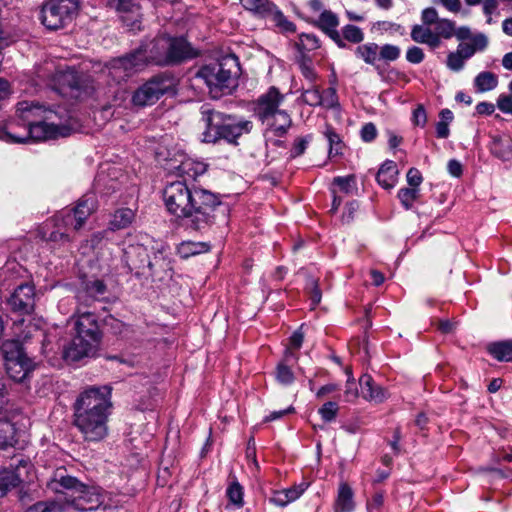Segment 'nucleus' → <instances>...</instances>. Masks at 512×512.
I'll return each mask as SVG.
<instances>
[{
  "label": "nucleus",
  "mask_w": 512,
  "mask_h": 512,
  "mask_svg": "<svg viewBox=\"0 0 512 512\" xmlns=\"http://www.w3.org/2000/svg\"><path fill=\"white\" fill-rule=\"evenodd\" d=\"M163 200L168 212L184 220V225L194 231H204L221 216L227 219L229 207L220 195L200 187H189L186 180L169 183L163 190Z\"/></svg>",
  "instance_id": "1"
},
{
  "label": "nucleus",
  "mask_w": 512,
  "mask_h": 512,
  "mask_svg": "<svg viewBox=\"0 0 512 512\" xmlns=\"http://www.w3.org/2000/svg\"><path fill=\"white\" fill-rule=\"evenodd\" d=\"M194 56L184 37L161 35L142 43L134 51L111 60L107 66L108 75L113 81L120 83L148 64L175 65Z\"/></svg>",
  "instance_id": "2"
},
{
  "label": "nucleus",
  "mask_w": 512,
  "mask_h": 512,
  "mask_svg": "<svg viewBox=\"0 0 512 512\" xmlns=\"http://www.w3.org/2000/svg\"><path fill=\"white\" fill-rule=\"evenodd\" d=\"M200 113L205 127L202 141L206 143H215L220 139L237 143L239 137L250 133L253 128L251 121L217 111L209 104L202 105Z\"/></svg>",
  "instance_id": "3"
},
{
  "label": "nucleus",
  "mask_w": 512,
  "mask_h": 512,
  "mask_svg": "<svg viewBox=\"0 0 512 512\" xmlns=\"http://www.w3.org/2000/svg\"><path fill=\"white\" fill-rule=\"evenodd\" d=\"M17 113L20 119L27 126V135L17 138L19 143L28 139L42 141L47 139H56L66 137L70 134V128L54 122L48 123L46 120H52L54 113L50 109L35 102L22 101L17 105Z\"/></svg>",
  "instance_id": "4"
},
{
  "label": "nucleus",
  "mask_w": 512,
  "mask_h": 512,
  "mask_svg": "<svg viewBox=\"0 0 512 512\" xmlns=\"http://www.w3.org/2000/svg\"><path fill=\"white\" fill-rule=\"evenodd\" d=\"M74 330L72 341L63 351L64 358L75 362L85 357H94L102 340L97 317L91 312L79 314L74 319Z\"/></svg>",
  "instance_id": "5"
},
{
  "label": "nucleus",
  "mask_w": 512,
  "mask_h": 512,
  "mask_svg": "<svg viewBox=\"0 0 512 512\" xmlns=\"http://www.w3.org/2000/svg\"><path fill=\"white\" fill-rule=\"evenodd\" d=\"M57 493L65 494L66 506L79 511H93L105 501V494L98 486H87L70 475H57L50 483Z\"/></svg>",
  "instance_id": "6"
},
{
  "label": "nucleus",
  "mask_w": 512,
  "mask_h": 512,
  "mask_svg": "<svg viewBox=\"0 0 512 512\" xmlns=\"http://www.w3.org/2000/svg\"><path fill=\"white\" fill-rule=\"evenodd\" d=\"M238 72L237 58L228 56L201 67L197 77L204 80L214 97H218L230 93L236 87Z\"/></svg>",
  "instance_id": "7"
},
{
  "label": "nucleus",
  "mask_w": 512,
  "mask_h": 512,
  "mask_svg": "<svg viewBox=\"0 0 512 512\" xmlns=\"http://www.w3.org/2000/svg\"><path fill=\"white\" fill-rule=\"evenodd\" d=\"M123 261L130 272L134 271L136 276L144 277L154 276L157 267L162 268L165 264L160 250L151 260L147 247L142 244L128 245L123 252Z\"/></svg>",
  "instance_id": "8"
},
{
  "label": "nucleus",
  "mask_w": 512,
  "mask_h": 512,
  "mask_svg": "<svg viewBox=\"0 0 512 512\" xmlns=\"http://www.w3.org/2000/svg\"><path fill=\"white\" fill-rule=\"evenodd\" d=\"M78 0H47L41 9L40 20L49 30L64 28L78 13Z\"/></svg>",
  "instance_id": "9"
},
{
  "label": "nucleus",
  "mask_w": 512,
  "mask_h": 512,
  "mask_svg": "<svg viewBox=\"0 0 512 512\" xmlns=\"http://www.w3.org/2000/svg\"><path fill=\"white\" fill-rule=\"evenodd\" d=\"M6 372L11 379L22 382L33 369L32 360L24 352L19 340H7L1 346Z\"/></svg>",
  "instance_id": "10"
},
{
  "label": "nucleus",
  "mask_w": 512,
  "mask_h": 512,
  "mask_svg": "<svg viewBox=\"0 0 512 512\" xmlns=\"http://www.w3.org/2000/svg\"><path fill=\"white\" fill-rule=\"evenodd\" d=\"M110 398L111 389L108 386L90 387L78 396L74 413L109 416L112 407Z\"/></svg>",
  "instance_id": "11"
},
{
  "label": "nucleus",
  "mask_w": 512,
  "mask_h": 512,
  "mask_svg": "<svg viewBox=\"0 0 512 512\" xmlns=\"http://www.w3.org/2000/svg\"><path fill=\"white\" fill-rule=\"evenodd\" d=\"M95 210V200L93 196H85L80 199L76 207L64 210L55 217V226L57 228H72L78 231L82 228L87 218Z\"/></svg>",
  "instance_id": "12"
},
{
  "label": "nucleus",
  "mask_w": 512,
  "mask_h": 512,
  "mask_svg": "<svg viewBox=\"0 0 512 512\" xmlns=\"http://www.w3.org/2000/svg\"><path fill=\"white\" fill-rule=\"evenodd\" d=\"M171 80L163 75H157L139 87L133 95V103L137 106L152 105L167 93Z\"/></svg>",
  "instance_id": "13"
},
{
  "label": "nucleus",
  "mask_w": 512,
  "mask_h": 512,
  "mask_svg": "<svg viewBox=\"0 0 512 512\" xmlns=\"http://www.w3.org/2000/svg\"><path fill=\"white\" fill-rule=\"evenodd\" d=\"M108 416L102 414H77L74 413V424L80 430L87 441H100L107 435Z\"/></svg>",
  "instance_id": "14"
},
{
  "label": "nucleus",
  "mask_w": 512,
  "mask_h": 512,
  "mask_svg": "<svg viewBox=\"0 0 512 512\" xmlns=\"http://www.w3.org/2000/svg\"><path fill=\"white\" fill-rule=\"evenodd\" d=\"M8 304L14 312L30 314L35 306V287L31 283L20 284L8 299Z\"/></svg>",
  "instance_id": "15"
},
{
  "label": "nucleus",
  "mask_w": 512,
  "mask_h": 512,
  "mask_svg": "<svg viewBox=\"0 0 512 512\" xmlns=\"http://www.w3.org/2000/svg\"><path fill=\"white\" fill-rule=\"evenodd\" d=\"M263 125L266 126L264 137L267 143H272L274 145H281L280 140L274 139V137H282L284 136L288 129L291 127L292 120L290 115L285 111L281 110L274 115L270 116L269 120H265L262 122Z\"/></svg>",
  "instance_id": "16"
},
{
  "label": "nucleus",
  "mask_w": 512,
  "mask_h": 512,
  "mask_svg": "<svg viewBox=\"0 0 512 512\" xmlns=\"http://www.w3.org/2000/svg\"><path fill=\"white\" fill-rule=\"evenodd\" d=\"M283 100L284 95H282L277 88H269V90L265 94L261 95L257 100L255 108L256 116L261 122L269 120L271 115L282 110L279 109V106Z\"/></svg>",
  "instance_id": "17"
},
{
  "label": "nucleus",
  "mask_w": 512,
  "mask_h": 512,
  "mask_svg": "<svg viewBox=\"0 0 512 512\" xmlns=\"http://www.w3.org/2000/svg\"><path fill=\"white\" fill-rule=\"evenodd\" d=\"M312 23L335 42L339 48L347 47V44L341 38L340 32L337 30L339 18L334 12L331 10H323L318 19L312 21Z\"/></svg>",
  "instance_id": "18"
},
{
  "label": "nucleus",
  "mask_w": 512,
  "mask_h": 512,
  "mask_svg": "<svg viewBox=\"0 0 512 512\" xmlns=\"http://www.w3.org/2000/svg\"><path fill=\"white\" fill-rule=\"evenodd\" d=\"M308 486V483L302 482L287 489L274 491L269 501L278 507H286L288 504L300 498L307 490Z\"/></svg>",
  "instance_id": "19"
},
{
  "label": "nucleus",
  "mask_w": 512,
  "mask_h": 512,
  "mask_svg": "<svg viewBox=\"0 0 512 512\" xmlns=\"http://www.w3.org/2000/svg\"><path fill=\"white\" fill-rule=\"evenodd\" d=\"M55 81L57 84L56 90L62 95H67L68 93L73 95V92L79 91L81 87L80 78L73 69L58 71L55 76Z\"/></svg>",
  "instance_id": "20"
},
{
  "label": "nucleus",
  "mask_w": 512,
  "mask_h": 512,
  "mask_svg": "<svg viewBox=\"0 0 512 512\" xmlns=\"http://www.w3.org/2000/svg\"><path fill=\"white\" fill-rule=\"evenodd\" d=\"M359 385L361 387L362 397L368 401L381 403L387 397L386 390L377 385L373 378L368 374H364L360 377Z\"/></svg>",
  "instance_id": "21"
},
{
  "label": "nucleus",
  "mask_w": 512,
  "mask_h": 512,
  "mask_svg": "<svg viewBox=\"0 0 512 512\" xmlns=\"http://www.w3.org/2000/svg\"><path fill=\"white\" fill-rule=\"evenodd\" d=\"M29 463L20 460L16 470H0V498L4 497L11 489L16 488L21 483L20 466L26 467Z\"/></svg>",
  "instance_id": "22"
},
{
  "label": "nucleus",
  "mask_w": 512,
  "mask_h": 512,
  "mask_svg": "<svg viewBox=\"0 0 512 512\" xmlns=\"http://www.w3.org/2000/svg\"><path fill=\"white\" fill-rule=\"evenodd\" d=\"M398 169L394 161L386 160L376 175L377 183L384 189H391L397 182Z\"/></svg>",
  "instance_id": "23"
},
{
  "label": "nucleus",
  "mask_w": 512,
  "mask_h": 512,
  "mask_svg": "<svg viewBox=\"0 0 512 512\" xmlns=\"http://www.w3.org/2000/svg\"><path fill=\"white\" fill-rule=\"evenodd\" d=\"M411 38L416 43L426 44L430 48L435 49L440 46L441 40L437 38L432 30L427 25H414L411 30Z\"/></svg>",
  "instance_id": "24"
},
{
  "label": "nucleus",
  "mask_w": 512,
  "mask_h": 512,
  "mask_svg": "<svg viewBox=\"0 0 512 512\" xmlns=\"http://www.w3.org/2000/svg\"><path fill=\"white\" fill-rule=\"evenodd\" d=\"M353 490L347 483H341L334 503V512H353L355 503Z\"/></svg>",
  "instance_id": "25"
},
{
  "label": "nucleus",
  "mask_w": 512,
  "mask_h": 512,
  "mask_svg": "<svg viewBox=\"0 0 512 512\" xmlns=\"http://www.w3.org/2000/svg\"><path fill=\"white\" fill-rule=\"evenodd\" d=\"M491 153L507 161L512 158V139L509 136H494L490 144Z\"/></svg>",
  "instance_id": "26"
},
{
  "label": "nucleus",
  "mask_w": 512,
  "mask_h": 512,
  "mask_svg": "<svg viewBox=\"0 0 512 512\" xmlns=\"http://www.w3.org/2000/svg\"><path fill=\"white\" fill-rule=\"evenodd\" d=\"M488 353L500 362L512 360V345L510 340L490 343L487 346Z\"/></svg>",
  "instance_id": "27"
},
{
  "label": "nucleus",
  "mask_w": 512,
  "mask_h": 512,
  "mask_svg": "<svg viewBox=\"0 0 512 512\" xmlns=\"http://www.w3.org/2000/svg\"><path fill=\"white\" fill-rule=\"evenodd\" d=\"M209 250L210 245L207 242L183 241L177 247V253L183 259L208 252Z\"/></svg>",
  "instance_id": "28"
},
{
  "label": "nucleus",
  "mask_w": 512,
  "mask_h": 512,
  "mask_svg": "<svg viewBox=\"0 0 512 512\" xmlns=\"http://www.w3.org/2000/svg\"><path fill=\"white\" fill-rule=\"evenodd\" d=\"M135 219V212L130 208L117 209L110 220L112 230L125 229L132 224Z\"/></svg>",
  "instance_id": "29"
},
{
  "label": "nucleus",
  "mask_w": 512,
  "mask_h": 512,
  "mask_svg": "<svg viewBox=\"0 0 512 512\" xmlns=\"http://www.w3.org/2000/svg\"><path fill=\"white\" fill-rule=\"evenodd\" d=\"M243 8L256 16L266 18L274 3L270 0H240Z\"/></svg>",
  "instance_id": "30"
},
{
  "label": "nucleus",
  "mask_w": 512,
  "mask_h": 512,
  "mask_svg": "<svg viewBox=\"0 0 512 512\" xmlns=\"http://www.w3.org/2000/svg\"><path fill=\"white\" fill-rule=\"evenodd\" d=\"M379 46L376 43L369 42L358 45L355 50V56L362 59L366 64L375 65L378 58Z\"/></svg>",
  "instance_id": "31"
},
{
  "label": "nucleus",
  "mask_w": 512,
  "mask_h": 512,
  "mask_svg": "<svg viewBox=\"0 0 512 512\" xmlns=\"http://www.w3.org/2000/svg\"><path fill=\"white\" fill-rule=\"evenodd\" d=\"M207 166L205 163L195 161L192 159H185L178 166V170L181 175H186L188 178L195 179L206 172Z\"/></svg>",
  "instance_id": "32"
},
{
  "label": "nucleus",
  "mask_w": 512,
  "mask_h": 512,
  "mask_svg": "<svg viewBox=\"0 0 512 512\" xmlns=\"http://www.w3.org/2000/svg\"><path fill=\"white\" fill-rule=\"evenodd\" d=\"M498 85L497 76L488 71L480 72L474 79V86L478 92H487L496 88Z\"/></svg>",
  "instance_id": "33"
},
{
  "label": "nucleus",
  "mask_w": 512,
  "mask_h": 512,
  "mask_svg": "<svg viewBox=\"0 0 512 512\" xmlns=\"http://www.w3.org/2000/svg\"><path fill=\"white\" fill-rule=\"evenodd\" d=\"M266 18H270L272 22L284 32L295 31V25L285 17L275 4Z\"/></svg>",
  "instance_id": "34"
},
{
  "label": "nucleus",
  "mask_w": 512,
  "mask_h": 512,
  "mask_svg": "<svg viewBox=\"0 0 512 512\" xmlns=\"http://www.w3.org/2000/svg\"><path fill=\"white\" fill-rule=\"evenodd\" d=\"M397 197L405 210L412 209L414 202L420 197V188L404 187L399 189Z\"/></svg>",
  "instance_id": "35"
},
{
  "label": "nucleus",
  "mask_w": 512,
  "mask_h": 512,
  "mask_svg": "<svg viewBox=\"0 0 512 512\" xmlns=\"http://www.w3.org/2000/svg\"><path fill=\"white\" fill-rule=\"evenodd\" d=\"M113 3L118 12L131 13L135 17L131 24L127 23V26L134 29L138 22L136 17L139 16V6L136 3V0H115Z\"/></svg>",
  "instance_id": "36"
},
{
  "label": "nucleus",
  "mask_w": 512,
  "mask_h": 512,
  "mask_svg": "<svg viewBox=\"0 0 512 512\" xmlns=\"http://www.w3.org/2000/svg\"><path fill=\"white\" fill-rule=\"evenodd\" d=\"M304 341V334L301 332V327L296 330L289 338V347L285 350V361L298 360V355L293 350L301 348Z\"/></svg>",
  "instance_id": "37"
},
{
  "label": "nucleus",
  "mask_w": 512,
  "mask_h": 512,
  "mask_svg": "<svg viewBox=\"0 0 512 512\" xmlns=\"http://www.w3.org/2000/svg\"><path fill=\"white\" fill-rule=\"evenodd\" d=\"M341 38L353 44H360L364 40V32L358 26L347 24L341 29Z\"/></svg>",
  "instance_id": "38"
},
{
  "label": "nucleus",
  "mask_w": 512,
  "mask_h": 512,
  "mask_svg": "<svg viewBox=\"0 0 512 512\" xmlns=\"http://www.w3.org/2000/svg\"><path fill=\"white\" fill-rule=\"evenodd\" d=\"M65 505L59 501H40L30 506L25 512H66Z\"/></svg>",
  "instance_id": "39"
},
{
  "label": "nucleus",
  "mask_w": 512,
  "mask_h": 512,
  "mask_svg": "<svg viewBox=\"0 0 512 512\" xmlns=\"http://www.w3.org/2000/svg\"><path fill=\"white\" fill-rule=\"evenodd\" d=\"M455 33V23L452 20L441 18L434 27V34L437 35V38L441 40L450 39L454 36Z\"/></svg>",
  "instance_id": "40"
},
{
  "label": "nucleus",
  "mask_w": 512,
  "mask_h": 512,
  "mask_svg": "<svg viewBox=\"0 0 512 512\" xmlns=\"http://www.w3.org/2000/svg\"><path fill=\"white\" fill-rule=\"evenodd\" d=\"M14 434V425L8 420L0 419V449L12 444Z\"/></svg>",
  "instance_id": "41"
},
{
  "label": "nucleus",
  "mask_w": 512,
  "mask_h": 512,
  "mask_svg": "<svg viewBox=\"0 0 512 512\" xmlns=\"http://www.w3.org/2000/svg\"><path fill=\"white\" fill-rule=\"evenodd\" d=\"M226 495H227L230 503H232L236 507L240 508L243 506L244 492H243V487L240 485V483L238 481H233L230 483V485L228 486V488L226 490Z\"/></svg>",
  "instance_id": "42"
},
{
  "label": "nucleus",
  "mask_w": 512,
  "mask_h": 512,
  "mask_svg": "<svg viewBox=\"0 0 512 512\" xmlns=\"http://www.w3.org/2000/svg\"><path fill=\"white\" fill-rule=\"evenodd\" d=\"M338 412L339 405L335 401H327L318 409V413L325 423H331L335 421Z\"/></svg>",
  "instance_id": "43"
},
{
  "label": "nucleus",
  "mask_w": 512,
  "mask_h": 512,
  "mask_svg": "<svg viewBox=\"0 0 512 512\" xmlns=\"http://www.w3.org/2000/svg\"><path fill=\"white\" fill-rule=\"evenodd\" d=\"M287 361L280 362L276 367V380L282 385H291L294 380V373L291 368L286 364Z\"/></svg>",
  "instance_id": "44"
},
{
  "label": "nucleus",
  "mask_w": 512,
  "mask_h": 512,
  "mask_svg": "<svg viewBox=\"0 0 512 512\" xmlns=\"http://www.w3.org/2000/svg\"><path fill=\"white\" fill-rule=\"evenodd\" d=\"M298 46L306 51H313L320 47V41L315 34L302 33L299 36Z\"/></svg>",
  "instance_id": "45"
},
{
  "label": "nucleus",
  "mask_w": 512,
  "mask_h": 512,
  "mask_svg": "<svg viewBox=\"0 0 512 512\" xmlns=\"http://www.w3.org/2000/svg\"><path fill=\"white\" fill-rule=\"evenodd\" d=\"M305 289L307 290V292L310 295V300H311V304L313 305V307L318 305L320 303L321 297H322V293H321V290L319 289V285H318V280L313 277H309L307 279Z\"/></svg>",
  "instance_id": "46"
},
{
  "label": "nucleus",
  "mask_w": 512,
  "mask_h": 512,
  "mask_svg": "<svg viewBox=\"0 0 512 512\" xmlns=\"http://www.w3.org/2000/svg\"><path fill=\"white\" fill-rule=\"evenodd\" d=\"M302 99L310 106H321V91L317 86L311 85L302 93Z\"/></svg>",
  "instance_id": "47"
},
{
  "label": "nucleus",
  "mask_w": 512,
  "mask_h": 512,
  "mask_svg": "<svg viewBox=\"0 0 512 512\" xmlns=\"http://www.w3.org/2000/svg\"><path fill=\"white\" fill-rule=\"evenodd\" d=\"M378 56L380 59L385 61H395L400 56V48L396 45L385 44L379 48Z\"/></svg>",
  "instance_id": "48"
},
{
  "label": "nucleus",
  "mask_w": 512,
  "mask_h": 512,
  "mask_svg": "<svg viewBox=\"0 0 512 512\" xmlns=\"http://www.w3.org/2000/svg\"><path fill=\"white\" fill-rule=\"evenodd\" d=\"M299 68L303 77L313 85L317 79V73L312 61L310 59H303L299 64Z\"/></svg>",
  "instance_id": "49"
},
{
  "label": "nucleus",
  "mask_w": 512,
  "mask_h": 512,
  "mask_svg": "<svg viewBox=\"0 0 512 512\" xmlns=\"http://www.w3.org/2000/svg\"><path fill=\"white\" fill-rule=\"evenodd\" d=\"M338 105V96L334 88H327L321 92V106L334 108Z\"/></svg>",
  "instance_id": "50"
},
{
  "label": "nucleus",
  "mask_w": 512,
  "mask_h": 512,
  "mask_svg": "<svg viewBox=\"0 0 512 512\" xmlns=\"http://www.w3.org/2000/svg\"><path fill=\"white\" fill-rule=\"evenodd\" d=\"M465 61L466 60H464V58L457 51H455L448 54L446 64L450 70L458 72L463 69Z\"/></svg>",
  "instance_id": "51"
},
{
  "label": "nucleus",
  "mask_w": 512,
  "mask_h": 512,
  "mask_svg": "<svg viewBox=\"0 0 512 512\" xmlns=\"http://www.w3.org/2000/svg\"><path fill=\"white\" fill-rule=\"evenodd\" d=\"M333 183L337 185L341 191L348 194L355 185V176L349 175L346 177H335Z\"/></svg>",
  "instance_id": "52"
},
{
  "label": "nucleus",
  "mask_w": 512,
  "mask_h": 512,
  "mask_svg": "<svg viewBox=\"0 0 512 512\" xmlns=\"http://www.w3.org/2000/svg\"><path fill=\"white\" fill-rule=\"evenodd\" d=\"M384 505L383 492H376L370 500L367 501V512L381 511Z\"/></svg>",
  "instance_id": "53"
},
{
  "label": "nucleus",
  "mask_w": 512,
  "mask_h": 512,
  "mask_svg": "<svg viewBox=\"0 0 512 512\" xmlns=\"http://www.w3.org/2000/svg\"><path fill=\"white\" fill-rule=\"evenodd\" d=\"M360 136L364 142L369 143V142L374 141L377 136L376 126L372 122L366 123L361 128Z\"/></svg>",
  "instance_id": "54"
},
{
  "label": "nucleus",
  "mask_w": 512,
  "mask_h": 512,
  "mask_svg": "<svg viewBox=\"0 0 512 512\" xmlns=\"http://www.w3.org/2000/svg\"><path fill=\"white\" fill-rule=\"evenodd\" d=\"M440 19L437 10L433 7L426 8L422 11L421 20L424 25H435Z\"/></svg>",
  "instance_id": "55"
},
{
  "label": "nucleus",
  "mask_w": 512,
  "mask_h": 512,
  "mask_svg": "<svg viewBox=\"0 0 512 512\" xmlns=\"http://www.w3.org/2000/svg\"><path fill=\"white\" fill-rule=\"evenodd\" d=\"M424 52L418 46L410 47L406 52V59L412 64H419L424 60Z\"/></svg>",
  "instance_id": "56"
},
{
  "label": "nucleus",
  "mask_w": 512,
  "mask_h": 512,
  "mask_svg": "<svg viewBox=\"0 0 512 512\" xmlns=\"http://www.w3.org/2000/svg\"><path fill=\"white\" fill-rule=\"evenodd\" d=\"M412 122L416 126L424 127L427 123V114L423 105L419 104L413 111Z\"/></svg>",
  "instance_id": "57"
},
{
  "label": "nucleus",
  "mask_w": 512,
  "mask_h": 512,
  "mask_svg": "<svg viewBox=\"0 0 512 512\" xmlns=\"http://www.w3.org/2000/svg\"><path fill=\"white\" fill-rule=\"evenodd\" d=\"M406 179L411 188H419L423 181L422 174L417 168H410L407 172Z\"/></svg>",
  "instance_id": "58"
},
{
  "label": "nucleus",
  "mask_w": 512,
  "mask_h": 512,
  "mask_svg": "<svg viewBox=\"0 0 512 512\" xmlns=\"http://www.w3.org/2000/svg\"><path fill=\"white\" fill-rule=\"evenodd\" d=\"M87 291L92 297H98L105 293L106 285L101 280H94L87 284Z\"/></svg>",
  "instance_id": "59"
},
{
  "label": "nucleus",
  "mask_w": 512,
  "mask_h": 512,
  "mask_svg": "<svg viewBox=\"0 0 512 512\" xmlns=\"http://www.w3.org/2000/svg\"><path fill=\"white\" fill-rule=\"evenodd\" d=\"M309 137H301L295 140L293 148L291 149V157L295 158L302 155L309 143Z\"/></svg>",
  "instance_id": "60"
},
{
  "label": "nucleus",
  "mask_w": 512,
  "mask_h": 512,
  "mask_svg": "<svg viewBox=\"0 0 512 512\" xmlns=\"http://www.w3.org/2000/svg\"><path fill=\"white\" fill-rule=\"evenodd\" d=\"M325 136L329 142V156H332L334 153V146L342 145L340 136L332 128H327Z\"/></svg>",
  "instance_id": "61"
},
{
  "label": "nucleus",
  "mask_w": 512,
  "mask_h": 512,
  "mask_svg": "<svg viewBox=\"0 0 512 512\" xmlns=\"http://www.w3.org/2000/svg\"><path fill=\"white\" fill-rule=\"evenodd\" d=\"M483 13L487 16V24H491L493 19L492 15L498 8V0H483Z\"/></svg>",
  "instance_id": "62"
},
{
  "label": "nucleus",
  "mask_w": 512,
  "mask_h": 512,
  "mask_svg": "<svg viewBox=\"0 0 512 512\" xmlns=\"http://www.w3.org/2000/svg\"><path fill=\"white\" fill-rule=\"evenodd\" d=\"M497 107L503 113L512 114V96L501 94L497 100Z\"/></svg>",
  "instance_id": "63"
},
{
  "label": "nucleus",
  "mask_w": 512,
  "mask_h": 512,
  "mask_svg": "<svg viewBox=\"0 0 512 512\" xmlns=\"http://www.w3.org/2000/svg\"><path fill=\"white\" fill-rule=\"evenodd\" d=\"M358 395V389L354 380H348L344 391L345 401L352 402L358 397Z\"/></svg>",
  "instance_id": "64"
}]
</instances>
